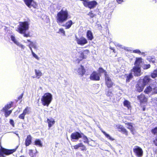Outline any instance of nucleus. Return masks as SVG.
I'll return each instance as SVG.
<instances>
[{
	"label": "nucleus",
	"mask_w": 157,
	"mask_h": 157,
	"mask_svg": "<svg viewBox=\"0 0 157 157\" xmlns=\"http://www.w3.org/2000/svg\"><path fill=\"white\" fill-rule=\"evenodd\" d=\"M69 13L66 9L63 8L58 12L56 17V21L59 24L66 21L68 19Z\"/></svg>",
	"instance_id": "f257e3e1"
},
{
	"label": "nucleus",
	"mask_w": 157,
	"mask_h": 157,
	"mask_svg": "<svg viewBox=\"0 0 157 157\" xmlns=\"http://www.w3.org/2000/svg\"><path fill=\"white\" fill-rule=\"evenodd\" d=\"M52 99L51 94L49 93H45L41 98V103L44 106H48Z\"/></svg>",
	"instance_id": "f03ea898"
},
{
	"label": "nucleus",
	"mask_w": 157,
	"mask_h": 157,
	"mask_svg": "<svg viewBox=\"0 0 157 157\" xmlns=\"http://www.w3.org/2000/svg\"><path fill=\"white\" fill-rule=\"evenodd\" d=\"M29 24L28 22H20L18 26L17 31L21 34L25 33L26 31L29 29Z\"/></svg>",
	"instance_id": "7ed1b4c3"
},
{
	"label": "nucleus",
	"mask_w": 157,
	"mask_h": 157,
	"mask_svg": "<svg viewBox=\"0 0 157 157\" xmlns=\"http://www.w3.org/2000/svg\"><path fill=\"white\" fill-rule=\"evenodd\" d=\"M0 157H5V155H8L12 154L16 151V148L11 150L5 149L0 145Z\"/></svg>",
	"instance_id": "20e7f679"
},
{
	"label": "nucleus",
	"mask_w": 157,
	"mask_h": 157,
	"mask_svg": "<svg viewBox=\"0 0 157 157\" xmlns=\"http://www.w3.org/2000/svg\"><path fill=\"white\" fill-rule=\"evenodd\" d=\"M81 1H83L82 3L85 7L90 9L95 7L98 4L95 1H90L89 0H81Z\"/></svg>",
	"instance_id": "39448f33"
},
{
	"label": "nucleus",
	"mask_w": 157,
	"mask_h": 157,
	"mask_svg": "<svg viewBox=\"0 0 157 157\" xmlns=\"http://www.w3.org/2000/svg\"><path fill=\"white\" fill-rule=\"evenodd\" d=\"M141 67L134 66L131 70V73L135 76H138L141 75Z\"/></svg>",
	"instance_id": "423d86ee"
},
{
	"label": "nucleus",
	"mask_w": 157,
	"mask_h": 157,
	"mask_svg": "<svg viewBox=\"0 0 157 157\" xmlns=\"http://www.w3.org/2000/svg\"><path fill=\"white\" fill-rule=\"evenodd\" d=\"M133 150L135 154L138 157H141L143 155V151L142 149L138 146L134 147Z\"/></svg>",
	"instance_id": "0eeeda50"
},
{
	"label": "nucleus",
	"mask_w": 157,
	"mask_h": 157,
	"mask_svg": "<svg viewBox=\"0 0 157 157\" xmlns=\"http://www.w3.org/2000/svg\"><path fill=\"white\" fill-rule=\"evenodd\" d=\"M75 38V40L77 43L79 45H83L87 43V40L83 37H81L79 38L76 36Z\"/></svg>",
	"instance_id": "6e6552de"
},
{
	"label": "nucleus",
	"mask_w": 157,
	"mask_h": 157,
	"mask_svg": "<svg viewBox=\"0 0 157 157\" xmlns=\"http://www.w3.org/2000/svg\"><path fill=\"white\" fill-rule=\"evenodd\" d=\"M24 1L26 5L29 8L32 7L35 8L36 6V3L33 0H24Z\"/></svg>",
	"instance_id": "1a4fd4ad"
},
{
	"label": "nucleus",
	"mask_w": 157,
	"mask_h": 157,
	"mask_svg": "<svg viewBox=\"0 0 157 157\" xmlns=\"http://www.w3.org/2000/svg\"><path fill=\"white\" fill-rule=\"evenodd\" d=\"M151 80L150 76H146L143 79H140L139 81L145 86L147 84L150 83Z\"/></svg>",
	"instance_id": "9d476101"
},
{
	"label": "nucleus",
	"mask_w": 157,
	"mask_h": 157,
	"mask_svg": "<svg viewBox=\"0 0 157 157\" xmlns=\"http://www.w3.org/2000/svg\"><path fill=\"white\" fill-rule=\"evenodd\" d=\"M10 38L12 41L17 46L21 48L22 49H24L25 48V46L17 41L14 35H11L10 36Z\"/></svg>",
	"instance_id": "9b49d317"
},
{
	"label": "nucleus",
	"mask_w": 157,
	"mask_h": 157,
	"mask_svg": "<svg viewBox=\"0 0 157 157\" xmlns=\"http://www.w3.org/2000/svg\"><path fill=\"white\" fill-rule=\"evenodd\" d=\"M100 77L98 74L95 71H94L90 75V78L93 81H99Z\"/></svg>",
	"instance_id": "f8f14e48"
},
{
	"label": "nucleus",
	"mask_w": 157,
	"mask_h": 157,
	"mask_svg": "<svg viewBox=\"0 0 157 157\" xmlns=\"http://www.w3.org/2000/svg\"><path fill=\"white\" fill-rule=\"evenodd\" d=\"M105 83L108 87L110 88L113 85V83L111 81V79L109 77L107 74H105Z\"/></svg>",
	"instance_id": "ddd939ff"
},
{
	"label": "nucleus",
	"mask_w": 157,
	"mask_h": 157,
	"mask_svg": "<svg viewBox=\"0 0 157 157\" xmlns=\"http://www.w3.org/2000/svg\"><path fill=\"white\" fill-rule=\"evenodd\" d=\"M82 137L81 134L78 132L73 133L71 135V138L72 139L78 140Z\"/></svg>",
	"instance_id": "4468645a"
},
{
	"label": "nucleus",
	"mask_w": 157,
	"mask_h": 157,
	"mask_svg": "<svg viewBox=\"0 0 157 157\" xmlns=\"http://www.w3.org/2000/svg\"><path fill=\"white\" fill-rule=\"evenodd\" d=\"M138 99L140 103H146L147 101V98L143 94H141L137 96Z\"/></svg>",
	"instance_id": "2eb2a0df"
},
{
	"label": "nucleus",
	"mask_w": 157,
	"mask_h": 157,
	"mask_svg": "<svg viewBox=\"0 0 157 157\" xmlns=\"http://www.w3.org/2000/svg\"><path fill=\"white\" fill-rule=\"evenodd\" d=\"M144 86H144V85L139 81L136 85V89L139 92L142 91L143 90Z\"/></svg>",
	"instance_id": "dca6fc26"
},
{
	"label": "nucleus",
	"mask_w": 157,
	"mask_h": 157,
	"mask_svg": "<svg viewBox=\"0 0 157 157\" xmlns=\"http://www.w3.org/2000/svg\"><path fill=\"white\" fill-rule=\"evenodd\" d=\"M85 70L82 65L79 66L77 70V72L80 75L83 76L85 72Z\"/></svg>",
	"instance_id": "f3484780"
},
{
	"label": "nucleus",
	"mask_w": 157,
	"mask_h": 157,
	"mask_svg": "<svg viewBox=\"0 0 157 157\" xmlns=\"http://www.w3.org/2000/svg\"><path fill=\"white\" fill-rule=\"evenodd\" d=\"M142 63V59L141 58H136V61L134 63L135 66L141 67Z\"/></svg>",
	"instance_id": "a211bd4d"
},
{
	"label": "nucleus",
	"mask_w": 157,
	"mask_h": 157,
	"mask_svg": "<svg viewBox=\"0 0 157 157\" xmlns=\"http://www.w3.org/2000/svg\"><path fill=\"white\" fill-rule=\"evenodd\" d=\"M115 44L116 46L120 47L124 49L126 51L130 52H131V51H132V50H131V48L125 47L118 43H116Z\"/></svg>",
	"instance_id": "6ab92c4d"
},
{
	"label": "nucleus",
	"mask_w": 157,
	"mask_h": 157,
	"mask_svg": "<svg viewBox=\"0 0 157 157\" xmlns=\"http://www.w3.org/2000/svg\"><path fill=\"white\" fill-rule=\"evenodd\" d=\"M32 137L30 135L27 136V138L25 141V145L26 146H29L32 142Z\"/></svg>",
	"instance_id": "aec40b11"
},
{
	"label": "nucleus",
	"mask_w": 157,
	"mask_h": 157,
	"mask_svg": "<svg viewBox=\"0 0 157 157\" xmlns=\"http://www.w3.org/2000/svg\"><path fill=\"white\" fill-rule=\"evenodd\" d=\"M89 51L88 50L84 51L82 52L81 53L80 57L82 59H85L87 55H88Z\"/></svg>",
	"instance_id": "412c9836"
},
{
	"label": "nucleus",
	"mask_w": 157,
	"mask_h": 157,
	"mask_svg": "<svg viewBox=\"0 0 157 157\" xmlns=\"http://www.w3.org/2000/svg\"><path fill=\"white\" fill-rule=\"evenodd\" d=\"M47 121L48 123V126L49 128H50L55 123V121L54 119L52 118L50 119L48 118L47 119Z\"/></svg>",
	"instance_id": "4be33fe9"
},
{
	"label": "nucleus",
	"mask_w": 157,
	"mask_h": 157,
	"mask_svg": "<svg viewBox=\"0 0 157 157\" xmlns=\"http://www.w3.org/2000/svg\"><path fill=\"white\" fill-rule=\"evenodd\" d=\"M144 92L147 94H152V88L150 86H148L145 89Z\"/></svg>",
	"instance_id": "5701e85b"
},
{
	"label": "nucleus",
	"mask_w": 157,
	"mask_h": 157,
	"mask_svg": "<svg viewBox=\"0 0 157 157\" xmlns=\"http://www.w3.org/2000/svg\"><path fill=\"white\" fill-rule=\"evenodd\" d=\"M86 37L88 39L90 40H92L94 38L93 33L90 30H88L86 33Z\"/></svg>",
	"instance_id": "b1692460"
},
{
	"label": "nucleus",
	"mask_w": 157,
	"mask_h": 157,
	"mask_svg": "<svg viewBox=\"0 0 157 157\" xmlns=\"http://www.w3.org/2000/svg\"><path fill=\"white\" fill-rule=\"evenodd\" d=\"M71 20H70L67 21L65 24L63 25V26L65 27V29H69L71 26L73 24Z\"/></svg>",
	"instance_id": "393cba45"
},
{
	"label": "nucleus",
	"mask_w": 157,
	"mask_h": 157,
	"mask_svg": "<svg viewBox=\"0 0 157 157\" xmlns=\"http://www.w3.org/2000/svg\"><path fill=\"white\" fill-rule=\"evenodd\" d=\"M123 103L124 106L127 108L128 109L131 108V103L128 101L125 100Z\"/></svg>",
	"instance_id": "a878e982"
},
{
	"label": "nucleus",
	"mask_w": 157,
	"mask_h": 157,
	"mask_svg": "<svg viewBox=\"0 0 157 157\" xmlns=\"http://www.w3.org/2000/svg\"><path fill=\"white\" fill-rule=\"evenodd\" d=\"M30 107H27L24 109L23 113L25 116L26 115H29L30 113Z\"/></svg>",
	"instance_id": "bb28decb"
},
{
	"label": "nucleus",
	"mask_w": 157,
	"mask_h": 157,
	"mask_svg": "<svg viewBox=\"0 0 157 157\" xmlns=\"http://www.w3.org/2000/svg\"><path fill=\"white\" fill-rule=\"evenodd\" d=\"M34 144L40 147L42 146V143L39 139H36L34 142Z\"/></svg>",
	"instance_id": "cd10ccee"
},
{
	"label": "nucleus",
	"mask_w": 157,
	"mask_h": 157,
	"mask_svg": "<svg viewBox=\"0 0 157 157\" xmlns=\"http://www.w3.org/2000/svg\"><path fill=\"white\" fill-rule=\"evenodd\" d=\"M37 153V151L36 150L35 152H33L32 150H29V153L31 157H36V153Z\"/></svg>",
	"instance_id": "c85d7f7f"
},
{
	"label": "nucleus",
	"mask_w": 157,
	"mask_h": 157,
	"mask_svg": "<svg viewBox=\"0 0 157 157\" xmlns=\"http://www.w3.org/2000/svg\"><path fill=\"white\" fill-rule=\"evenodd\" d=\"M101 132L104 134L105 135V136L107 138L112 141L114 140V139L111 136H110L109 134L106 133V132L104 131L103 130L101 129Z\"/></svg>",
	"instance_id": "c756f323"
},
{
	"label": "nucleus",
	"mask_w": 157,
	"mask_h": 157,
	"mask_svg": "<svg viewBox=\"0 0 157 157\" xmlns=\"http://www.w3.org/2000/svg\"><path fill=\"white\" fill-rule=\"evenodd\" d=\"M35 71L36 78H39L42 75V73L39 70H38L35 69Z\"/></svg>",
	"instance_id": "7c9ffc66"
},
{
	"label": "nucleus",
	"mask_w": 157,
	"mask_h": 157,
	"mask_svg": "<svg viewBox=\"0 0 157 157\" xmlns=\"http://www.w3.org/2000/svg\"><path fill=\"white\" fill-rule=\"evenodd\" d=\"M117 127L120 129L122 132H124L125 134H127V132L126 130L121 125H117Z\"/></svg>",
	"instance_id": "2f4dec72"
},
{
	"label": "nucleus",
	"mask_w": 157,
	"mask_h": 157,
	"mask_svg": "<svg viewBox=\"0 0 157 157\" xmlns=\"http://www.w3.org/2000/svg\"><path fill=\"white\" fill-rule=\"evenodd\" d=\"M131 50L132 51L130 52H133L141 55H144V52H141L139 49H136L133 50L131 49Z\"/></svg>",
	"instance_id": "473e14b6"
},
{
	"label": "nucleus",
	"mask_w": 157,
	"mask_h": 157,
	"mask_svg": "<svg viewBox=\"0 0 157 157\" xmlns=\"http://www.w3.org/2000/svg\"><path fill=\"white\" fill-rule=\"evenodd\" d=\"M151 76L153 78H155L157 77V69L154 71L151 74Z\"/></svg>",
	"instance_id": "72a5a7b5"
},
{
	"label": "nucleus",
	"mask_w": 157,
	"mask_h": 157,
	"mask_svg": "<svg viewBox=\"0 0 157 157\" xmlns=\"http://www.w3.org/2000/svg\"><path fill=\"white\" fill-rule=\"evenodd\" d=\"M132 75V74L131 73L127 75L126 79V82H129L130 80L132 78L133 76Z\"/></svg>",
	"instance_id": "f704fd0d"
},
{
	"label": "nucleus",
	"mask_w": 157,
	"mask_h": 157,
	"mask_svg": "<svg viewBox=\"0 0 157 157\" xmlns=\"http://www.w3.org/2000/svg\"><path fill=\"white\" fill-rule=\"evenodd\" d=\"M82 138L83 140H84L83 142L84 143H86L88 145H90L91 146H92V145L89 144V142L88 141V139L86 136L84 135L82 137Z\"/></svg>",
	"instance_id": "c9c22d12"
},
{
	"label": "nucleus",
	"mask_w": 157,
	"mask_h": 157,
	"mask_svg": "<svg viewBox=\"0 0 157 157\" xmlns=\"http://www.w3.org/2000/svg\"><path fill=\"white\" fill-rule=\"evenodd\" d=\"M98 71L100 73H104L105 77V74H107L106 72L103 68L101 67L99 68Z\"/></svg>",
	"instance_id": "e433bc0d"
},
{
	"label": "nucleus",
	"mask_w": 157,
	"mask_h": 157,
	"mask_svg": "<svg viewBox=\"0 0 157 157\" xmlns=\"http://www.w3.org/2000/svg\"><path fill=\"white\" fill-rule=\"evenodd\" d=\"M4 111H5V116L6 117H7L9 116L12 112V111L11 110L8 111L6 110Z\"/></svg>",
	"instance_id": "4c0bfd02"
},
{
	"label": "nucleus",
	"mask_w": 157,
	"mask_h": 157,
	"mask_svg": "<svg viewBox=\"0 0 157 157\" xmlns=\"http://www.w3.org/2000/svg\"><path fill=\"white\" fill-rule=\"evenodd\" d=\"M127 128L130 129L132 131L133 130V128L131 123H128L127 124Z\"/></svg>",
	"instance_id": "58836bf2"
},
{
	"label": "nucleus",
	"mask_w": 157,
	"mask_h": 157,
	"mask_svg": "<svg viewBox=\"0 0 157 157\" xmlns=\"http://www.w3.org/2000/svg\"><path fill=\"white\" fill-rule=\"evenodd\" d=\"M29 45L32 47L34 49L37 48L36 45V43H34L33 42H30V43L29 44Z\"/></svg>",
	"instance_id": "ea45409f"
},
{
	"label": "nucleus",
	"mask_w": 157,
	"mask_h": 157,
	"mask_svg": "<svg viewBox=\"0 0 157 157\" xmlns=\"http://www.w3.org/2000/svg\"><path fill=\"white\" fill-rule=\"evenodd\" d=\"M11 104H9L5 106L3 108V109L4 110H7L8 109H9L11 107Z\"/></svg>",
	"instance_id": "a19ab883"
},
{
	"label": "nucleus",
	"mask_w": 157,
	"mask_h": 157,
	"mask_svg": "<svg viewBox=\"0 0 157 157\" xmlns=\"http://www.w3.org/2000/svg\"><path fill=\"white\" fill-rule=\"evenodd\" d=\"M80 147H81V150L82 151H86V147L82 143H80Z\"/></svg>",
	"instance_id": "79ce46f5"
},
{
	"label": "nucleus",
	"mask_w": 157,
	"mask_h": 157,
	"mask_svg": "<svg viewBox=\"0 0 157 157\" xmlns=\"http://www.w3.org/2000/svg\"><path fill=\"white\" fill-rule=\"evenodd\" d=\"M152 133L155 134H157V127L151 130Z\"/></svg>",
	"instance_id": "37998d69"
},
{
	"label": "nucleus",
	"mask_w": 157,
	"mask_h": 157,
	"mask_svg": "<svg viewBox=\"0 0 157 157\" xmlns=\"http://www.w3.org/2000/svg\"><path fill=\"white\" fill-rule=\"evenodd\" d=\"M157 94V87L152 88V94Z\"/></svg>",
	"instance_id": "c03bdc74"
},
{
	"label": "nucleus",
	"mask_w": 157,
	"mask_h": 157,
	"mask_svg": "<svg viewBox=\"0 0 157 157\" xmlns=\"http://www.w3.org/2000/svg\"><path fill=\"white\" fill-rule=\"evenodd\" d=\"M87 15L92 18L94 17L95 16V14L92 12V11L89 12Z\"/></svg>",
	"instance_id": "a18cd8bd"
},
{
	"label": "nucleus",
	"mask_w": 157,
	"mask_h": 157,
	"mask_svg": "<svg viewBox=\"0 0 157 157\" xmlns=\"http://www.w3.org/2000/svg\"><path fill=\"white\" fill-rule=\"evenodd\" d=\"M25 115L24 114L22 113L21 114L19 115L18 116V118L20 119H21L22 120H24L25 119Z\"/></svg>",
	"instance_id": "49530a36"
},
{
	"label": "nucleus",
	"mask_w": 157,
	"mask_h": 157,
	"mask_svg": "<svg viewBox=\"0 0 157 157\" xmlns=\"http://www.w3.org/2000/svg\"><path fill=\"white\" fill-rule=\"evenodd\" d=\"M58 33H63L64 35H65V32L63 28H61L59 29Z\"/></svg>",
	"instance_id": "de8ad7c7"
},
{
	"label": "nucleus",
	"mask_w": 157,
	"mask_h": 157,
	"mask_svg": "<svg viewBox=\"0 0 157 157\" xmlns=\"http://www.w3.org/2000/svg\"><path fill=\"white\" fill-rule=\"evenodd\" d=\"M150 65L149 64L144 65V66L143 68L144 69H147L150 68Z\"/></svg>",
	"instance_id": "09e8293b"
},
{
	"label": "nucleus",
	"mask_w": 157,
	"mask_h": 157,
	"mask_svg": "<svg viewBox=\"0 0 157 157\" xmlns=\"http://www.w3.org/2000/svg\"><path fill=\"white\" fill-rule=\"evenodd\" d=\"M81 145H80V143H79L76 145L74 146V148L75 149H77L78 148L80 147Z\"/></svg>",
	"instance_id": "8fccbe9b"
},
{
	"label": "nucleus",
	"mask_w": 157,
	"mask_h": 157,
	"mask_svg": "<svg viewBox=\"0 0 157 157\" xmlns=\"http://www.w3.org/2000/svg\"><path fill=\"white\" fill-rule=\"evenodd\" d=\"M32 54L33 56L36 59H37V60L39 59V58L38 57V56L36 54L33 52H32Z\"/></svg>",
	"instance_id": "3c124183"
},
{
	"label": "nucleus",
	"mask_w": 157,
	"mask_h": 157,
	"mask_svg": "<svg viewBox=\"0 0 157 157\" xmlns=\"http://www.w3.org/2000/svg\"><path fill=\"white\" fill-rule=\"evenodd\" d=\"M10 123L13 127H14V123L13 120L12 119H10Z\"/></svg>",
	"instance_id": "603ef678"
},
{
	"label": "nucleus",
	"mask_w": 157,
	"mask_h": 157,
	"mask_svg": "<svg viewBox=\"0 0 157 157\" xmlns=\"http://www.w3.org/2000/svg\"><path fill=\"white\" fill-rule=\"evenodd\" d=\"M113 95V94L110 91H109L107 94V95L109 97H112Z\"/></svg>",
	"instance_id": "864d4df0"
},
{
	"label": "nucleus",
	"mask_w": 157,
	"mask_h": 157,
	"mask_svg": "<svg viewBox=\"0 0 157 157\" xmlns=\"http://www.w3.org/2000/svg\"><path fill=\"white\" fill-rule=\"evenodd\" d=\"M23 34H24L23 36L24 37H27L30 36V35L29 33L26 34L25 33H23Z\"/></svg>",
	"instance_id": "5fc2aeb1"
},
{
	"label": "nucleus",
	"mask_w": 157,
	"mask_h": 157,
	"mask_svg": "<svg viewBox=\"0 0 157 157\" xmlns=\"http://www.w3.org/2000/svg\"><path fill=\"white\" fill-rule=\"evenodd\" d=\"M97 25L98 27V28L100 29V30H101L102 27L101 26V25L100 24H97Z\"/></svg>",
	"instance_id": "6e6d98bb"
},
{
	"label": "nucleus",
	"mask_w": 157,
	"mask_h": 157,
	"mask_svg": "<svg viewBox=\"0 0 157 157\" xmlns=\"http://www.w3.org/2000/svg\"><path fill=\"white\" fill-rule=\"evenodd\" d=\"M155 59L153 57L151 58V60H150V61L152 62L153 63H154L155 62Z\"/></svg>",
	"instance_id": "4d7b16f0"
},
{
	"label": "nucleus",
	"mask_w": 157,
	"mask_h": 157,
	"mask_svg": "<svg viewBox=\"0 0 157 157\" xmlns=\"http://www.w3.org/2000/svg\"><path fill=\"white\" fill-rule=\"evenodd\" d=\"M23 93H22L18 97V100H20L22 99L23 96Z\"/></svg>",
	"instance_id": "13d9d810"
},
{
	"label": "nucleus",
	"mask_w": 157,
	"mask_h": 157,
	"mask_svg": "<svg viewBox=\"0 0 157 157\" xmlns=\"http://www.w3.org/2000/svg\"><path fill=\"white\" fill-rule=\"evenodd\" d=\"M117 1L119 4H121L123 2V0H117Z\"/></svg>",
	"instance_id": "bf43d9fd"
},
{
	"label": "nucleus",
	"mask_w": 157,
	"mask_h": 157,
	"mask_svg": "<svg viewBox=\"0 0 157 157\" xmlns=\"http://www.w3.org/2000/svg\"><path fill=\"white\" fill-rule=\"evenodd\" d=\"M154 144L156 146H157V136L156 137V140L154 141Z\"/></svg>",
	"instance_id": "052dcab7"
},
{
	"label": "nucleus",
	"mask_w": 157,
	"mask_h": 157,
	"mask_svg": "<svg viewBox=\"0 0 157 157\" xmlns=\"http://www.w3.org/2000/svg\"><path fill=\"white\" fill-rule=\"evenodd\" d=\"M106 144L108 145L111 148H112V147L111 145L110 144V143L108 142H107L106 143Z\"/></svg>",
	"instance_id": "680f3d73"
},
{
	"label": "nucleus",
	"mask_w": 157,
	"mask_h": 157,
	"mask_svg": "<svg viewBox=\"0 0 157 157\" xmlns=\"http://www.w3.org/2000/svg\"><path fill=\"white\" fill-rule=\"evenodd\" d=\"M12 132L14 133V134H15L16 135L18 136V137H19V135L18 134H17V131H16L15 132Z\"/></svg>",
	"instance_id": "e2e57ef3"
},
{
	"label": "nucleus",
	"mask_w": 157,
	"mask_h": 157,
	"mask_svg": "<svg viewBox=\"0 0 157 157\" xmlns=\"http://www.w3.org/2000/svg\"><path fill=\"white\" fill-rule=\"evenodd\" d=\"M29 49H30V50H31V52H32H32H33V50H32V48H31V46H30V45H29Z\"/></svg>",
	"instance_id": "0e129e2a"
},
{
	"label": "nucleus",
	"mask_w": 157,
	"mask_h": 157,
	"mask_svg": "<svg viewBox=\"0 0 157 157\" xmlns=\"http://www.w3.org/2000/svg\"><path fill=\"white\" fill-rule=\"evenodd\" d=\"M110 48L112 50H113V52H114V49L113 48H112V47H110Z\"/></svg>",
	"instance_id": "69168bd1"
},
{
	"label": "nucleus",
	"mask_w": 157,
	"mask_h": 157,
	"mask_svg": "<svg viewBox=\"0 0 157 157\" xmlns=\"http://www.w3.org/2000/svg\"><path fill=\"white\" fill-rule=\"evenodd\" d=\"M27 42H30H30H31V41H30L29 40H27V41H25V43H27Z\"/></svg>",
	"instance_id": "338daca9"
},
{
	"label": "nucleus",
	"mask_w": 157,
	"mask_h": 157,
	"mask_svg": "<svg viewBox=\"0 0 157 157\" xmlns=\"http://www.w3.org/2000/svg\"><path fill=\"white\" fill-rule=\"evenodd\" d=\"M155 2L157 5V0H155Z\"/></svg>",
	"instance_id": "774afa93"
}]
</instances>
